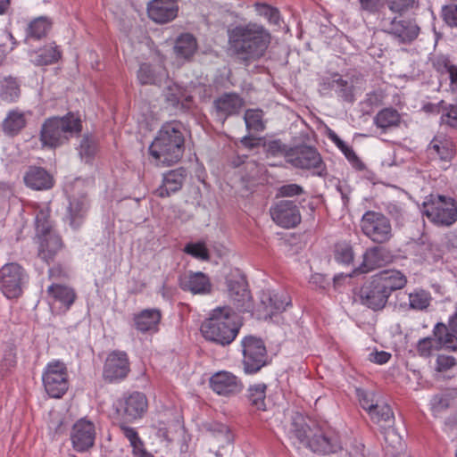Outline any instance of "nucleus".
I'll use <instances>...</instances> for the list:
<instances>
[{
    "mask_svg": "<svg viewBox=\"0 0 457 457\" xmlns=\"http://www.w3.org/2000/svg\"><path fill=\"white\" fill-rule=\"evenodd\" d=\"M266 390L267 386L264 383L251 385L248 387L245 397L252 408L257 411L266 410Z\"/></svg>",
    "mask_w": 457,
    "mask_h": 457,
    "instance_id": "39",
    "label": "nucleus"
},
{
    "mask_svg": "<svg viewBox=\"0 0 457 457\" xmlns=\"http://www.w3.org/2000/svg\"><path fill=\"white\" fill-rule=\"evenodd\" d=\"M82 131V121L79 114L68 112L62 117L46 119L40 129L39 139L43 147L56 148L79 136Z\"/></svg>",
    "mask_w": 457,
    "mask_h": 457,
    "instance_id": "5",
    "label": "nucleus"
},
{
    "mask_svg": "<svg viewBox=\"0 0 457 457\" xmlns=\"http://www.w3.org/2000/svg\"><path fill=\"white\" fill-rule=\"evenodd\" d=\"M196 50V38L192 34L184 33L176 39L174 52L177 57L189 60Z\"/></svg>",
    "mask_w": 457,
    "mask_h": 457,
    "instance_id": "34",
    "label": "nucleus"
},
{
    "mask_svg": "<svg viewBox=\"0 0 457 457\" xmlns=\"http://www.w3.org/2000/svg\"><path fill=\"white\" fill-rule=\"evenodd\" d=\"M387 7L395 13L402 15L403 13L412 9L416 0H386Z\"/></svg>",
    "mask_w": 457,
    "mask_h": 457,
    "instance_id": "56",
    "label": "nucleus"
},
{
    "mask_svg": "<svg viewBox=\"0 0 457 457\" xmlns=\"http://www.w3.org/2000/svg\"><path fill=\"white\" fill-rule=\"evenodd\" d=\"M185 151V128L180 121L164 123L149 146L150 154L162 165L177 163Z\"/></svg>",
    "mask_w": 457,
    "mask_h": 457,
    "instance_id": "3",
    "label": "nucleus"
},
{
    "mask_svg": "<svg viewBox=\"0 0 457 457\" xmlns=\"http://www.w3.org/2000/svg\"><path fill=\"white\" fill-rule=\"evenodd\" d=\"M210 432L213 440L219 445L220 447H224L233 442L234 437L229 428L224 424L212 425Z\"/></svg>",
    "mask_w": 457,
    "mask_h": 457,
    "instance_id": "46",
    "label": "nucleus"
},
{
    "mask_svg": "<svg viewBox=\"0 0 457 457\" xmlns=\"http://www.w3.org/2000/svg\"><path fill=\"white\" fill-rule=\"evenodd\" d=\"M187 177V170L182 167L167 171L163 174L162 182L156 188L155 195L161 198H165L179 192L182 188Z\"/></svg>",
    "mask_w": 457,
    "mask_h": 457,
    "instance_id": "24",
    "label": "nucleus"
},
{
    "mask_svg": "<svg viewBox=\"0 0 457 457\" xmlns=\"http://www.w3.org/2000/svg\"><path fill=\"white\" fill-rule=\"evenodd\" d=\"M47 292L55 301L60 302L66 310L71 308L77 298L73 288L59 284L51 285Z\"/></svg>",
    "mask_w": 457,
    "mask_h": 457,
    "instance_id": "37",
    "label": "nucleus"
},
{
    "mask_svg": "<svg viewBox=\"0 0 457 457\" xmlns=\"http://www.w3.org/2000/svg\"><path fill=\"white\" fill-rule=\"evenodd\" d=\"M25 185L33 190H48L54 186V178L44 168L29 166L24 174Z\"/></svg>",
    "mask_w": 457,
    "mask_h": 457,
    "instance_id": "26",
    "label": "nucleus"
},
{
    "mask_svg": "<svg viewBox=\"0 0 457 457\" xmlns=\"http://www.w3.org/2000/svg\"><path fill=\"white\" fill-rule=\"evenodd\" d=\"M436 331L443 335V347L457 352V334L449 332L446 324L443 322L436 323Z\"/></svg>",
    "mask_w": 457,
    "mask_h": 457,
    "instance_id": "54",
    "label": "nucleus"
},
{
    "mask_svg": "<svg viewBox=\"0 0 457 457\" xmlns=\"http://www.w3.org/2000/svg\"><path fill=\"white\" fill-rule=\"evenodd\" d=\"M88 209V201L86 195L73 197L68 207L67 220L70 225L77 228L83 222Z\"/></svg>",
    "mask_w": 457,
    "mask_h": 457,
    "instance_id": "29",
    "label": "nucleus"
},
{
    "mask_svg": "<svg viewBox=\"0 0 457 457\" xmlns=\"http://www.w3.org/2000/svg\"><path fill=\"white\" fill-rule=\"evenodd\" d=\"M228 50L237 62L248 67L263 58L271 42L270 31L262 24H238L228 30Z\"/></svg>",
    "mask_w": 457,
    "mask_h": 457,
    "instance_id": "1",
    "label": "nucleus"
},
{
    "mask_svg": "<svg viewBox=\"0 0 457 457\" xmlns=\"http://www.w3.org/2000/svg\"><path fill=\"white\" fill-rule=\"evenodd\" d=\"M148 408L146 396L140 392L125 395L116 403V411L128 421H133L143 417Z\"/></svg>",
    "mask_w": 457,
    "mask_h": 457,
    "instance_id": "14",
    "label": "nucleus"
},
{
    "mask_svg": "<svg viewBox=\"0 0 457 457\" xmlns=\"http://www.w3.org/2000/svg\"><path fill=\"white\" fill-rule=\"evenodd\" d=\"M312 452L328 454L341 449L338 436L328 428L321 426L313 427V431L307 445Z\"/></svg>",
    "mask_w": 457,
    "mask_h": 457,
    "instance_id": "13",
    "label": "nucleus"
},
{
    "mask_svg": "<svg viewBox=\"0 0 457 457\" xmlns=\"http://www.w3.org/2000/svg\"><path fill=\"white\" fill-rule=\"evenodd\" d=\"M422 213L434 224L449 227L457 220V203L452 197L430 195L423 203Z\"/></svg>",
    "mask_w": 457,
    "mask_h": 457,
    "instance_id": "7",
    "label": "nucleus"
},
{
    "mask_svg": "<svg viewBox=\"0 0 457 457\" xmlns=\"http://www.w3.org/2000/svg\"><path fill=\"white\" fill-rule=\"evenodd\" d=\"M53 22L46 16H39L33 19L26 29L27 38L41 39L45 37L52 29Z\"/></svg>",
    "mask_w": 457,
    "mask_h": 457,
    "instance_id": "38",
    "label": "nucleus"
},
{
    "mask_svg": "<svg viewBox=\"0 0 457 457\" xmlns=\"http://www.w3.org/2000/svg\"><path fill=\"white\" fill-rule=\"evenodd\" d=\"M129 371V361L125 352L115 350L108 354L103 370L104 380L111 383L122 380Z\"/></svg>",
    "mask_w": 457,
    "mask_h": 457,
    "instance_id": "16",
    "label": "nucleus"
},
{
    "mask_svg": "<svg viewBox=\"0 0 457 457\" xmlns=\"http://www.w3.org/2000/svg\"><path fill=\"white\" fill-rule=\"evenodd\" d=\"M132 452L137 457H154V455L145 448L144 442L139 437L135 443L131 444Z\"/></svg>",
    "mask_w": 457,
    "mask_h": 457,
    "instance_id": "64",
    "label": "nucleus"
},
{
    "mask_svg": "<svg viewBox=\"0 0 457 457\" xmlns=\"http://www.w3.org/2000/svg\"><path fill=\"white\" fill-rule=\"evenodd\" d=\"M39 240L38 256L49 263L62 248V238L56 233H50L47 236L39 237Z\"/></svg>",
    "mask_w": 457,
    "mask_h": 457,
    "instance_id": "28",
    "label": "nucleus"
},
{
    "mask_svg": "<svg viewBox=\"0 0 457 457\" xmlns=\"http://www.w3.org/2000/svg\"><path fill=\"white\" fill-rule=\"evenodd\" d=\"M290 304L287 293L262 292L257 312L260 319H270L274 314L282 312Z\"/></svg>",
    "mask_w": 457,
    "mask_h": 457,
    "instance_id": "19",
    "label": "nucleus"
},
{
    "mask_svg": "<svg viewBox=\"0 0 457 457\" xmlns=\"http://www.w3.org/2000/svg\"><path fill=\"white\" fill-rule=\"evenodd\" d=\"M431 297L425 290H419L409 294L410 307L414 310L423 311L430 304Z\"/></svg>",
    "mask_w": 457,
    "mask_h": 457,
    "instance_id": "52",
    "label": "nucleus"
},
{
    "mask_svg": "<svg viewBox=\"0 0 457 457\" xmlns=\"http://www.w3.org/2000/svg\"><path fill=\"white\" fill-rule=\"evenodd\" d=\"M361 10L370 14L378 13L384 7L383 0H359Z\"/></svg>",
    "mask_w": 457,
    "mask_h": 457,
    "instance_id": "63",
    "label": "nucleus"
},
{
    "mask_svg": "<svg viewBox=\"0 0 457 457\" xmlns=\"http://www.w3.org/2000/svg\"><path fill=\"white\" fill-rule=\"evenodd\" d=\"M210 386L216 394L228 397L239 394L243 389L242 382L228 371L213 374L210 378Z\"/></svg>",
    "mask_w": 457,
    "mask_h": 457,
    "instance_id": "21",
    "label": "nucleus"
},
{
    "mask_svg": "<svg viewBox=\"0 0 457 457\" xmlns=\"http://www.w3.org/2000/svg\"><path fill=\"white\" fill-rule=\"evenodd\" d=\"M165 99L173 107L187 110L192 102V96L187 94V90L177 84L169 85L165 91Z\"/></svg>",
    "mask_w": 457,
    "mask_h": 457,
    "instance_id": "31",
    "label": "nucleus"
},
{
    "mask_svg": "<svg viewBox=\"0 0 457 457\" xmlns=\"http://www.w3.org/2000/svg\"><path fill=\"white\" fill-rule=\"evenodd\" d=\"M179 287L194 295H207L212 292V285L209 277L201 272L189 271L179 278Z\"/></svg>",
    "mask_w": 457,
    "mask_h": 457,
    "instance_id": "25",
    "label": "nucleus"
},
{
    "mask_svg": "<svg viewBox=\"0 0 457 457\" xmlns=\"http://www.w3.org/2000/svg\"><path fill=\"white\" fill-rule=\"evenodd\" d=\"M328 87L334 90L337 96L344 101L348 103L354 101L353 85L352 81L344 79L338 74L333 76L332 79L328 82Z\"/></svg>",
    "mask_w": 457,
    "mask_h": 457,
    "instance_id": "36",
    "label": "nucleus"
},
{
    "mask_svg": "<svg viewBox=\"0 0 457 457\" xmlns=\"http://www.w3.org/2000/svg\"><path fill=\"white\" fill-rule=\"evenodd\" d=\"M450 397L447 395H436L431 399V406L434 412H441L450 406Z\"/></svg>",
    "mask_w": 457,
    "mask_h": 457,
    "instance_id": "61",
    "label": "nucleus"
},
{
    "mask_svg": "<svg viewBox=\"0 0 457 457\" xmlns=\"http://www.w3.org/2000/svg\"><path fill=\"white\" fill-rule=\"evenodd\" d=\"M183 251L187 254L202 261H208L210 258L209 251L204 242L188 243L185 245Z\"/></svg>",
    "mask_w": 457,
    "mask_h": 457,
    "instance_id": "55",
    "label": "nucleus"
},
{
    "mask_svg": "<svg viewBox=\"0 0 457 457\" xmlns=\"http://www.w3.org/2000/svg\"><path fill=\"white\" fill-rule=\"evenodd\" d=\"M436 324L433 328V336L420 339L416 345V351L421 357H429L434 351L443 348V335L436 331Z\"/></svg>",
    "mask_w": 457,
    "mask_h": 457,
    "instance_id": "33",
    "label": "nucleus"
},
{
    "mask_svg": "<svg viewBox=\"0 0 457 457\" xmlns=\"http://www.w3.org/2000/svg\"><path fill=\"white\" fill-rule=\"evenodd\" d=\"M361 228L367 237L377 244L386 243L393 237L391 222L381 212H366L361 220Z\"/></svg>",
    "mask_w": 457,
    "mask_h": 457,
    "instance_id": "8",
    "label": "nucleus"
},
{
    "mask_svg": "<svg viewBox=\"0 0 457 457\" xmlns=\"http://www.w3.org/2000/svg\"><path fill=\"white\" fill-rule=\"evenodd\" d=\"M243 363L246 373H255L265 364L267 358L266 347L262 340L254 337H245L242 341Z\"/></svg>",
    "mask_w": 457,
    "mask_h": 457,
    "instance_id": "12",
    "label": "nucleus"
},
{
    "mask_svg": "<svg viewBox=\"0 0 457 457\" xmlns=\"http://www.w3.org/2000/svg\"><path fill=\"white\" fill-rule=\"evenodd\" d=\"M263 150L267 157H279L284 156L287 161V154L289 153V148L287 145L282 143L280 139H274L265 141L262 144Z\"/></svg>",
    "mask_w": 457,
    "mask_h": 457,
    "instance_id": "48",
    "label": "nucleus"
},
{
    "mask_svg": "<svg viewBox=\"0 0 457 457\" xmlns=\"http://www.w3.org/2000/svg\"><path fill=\"white\" fill-rule=\"evenodd\" d=\"M428 150L436 154L440 160L450 162L454 155L453 142L434 138L428 145Z\"/></svg>",
    "mask_w": 457,
    "mask_h": 457,
    "instance_id": "42",
    "label": "nucleus"
},
{
    "mask_svg": "<svg viewBox=\"0 0 457 457\" xmlns=\"http://www.w3.org/2000/svg\"><path fill=\"white\" fill-rule=\"evenodd\" d=\"M304 193L303 187L298 184H286L278 189V195L281 197H293Z\"/></svg>",
    "mask_w": 457,
    "mask_h": 457,
    "instance_id": "60",
    "label": "nucleus"
},
{
    "mask_svg": "<svg viewBox=\"0 0 457 457\" xmlns=\"http://www.w3.org/2000/svg\"><path fill=\"white\" fill-rule=\"evenodd\" d=\"M382 30L391 35L401 44H411L420 34V27L411 20L396 17L392 19L383 17L380 21Z\"/></svg>",
    "mask_w": 457,
    "mask_h": 457,
    "instance_id": "11",
    "label": "nucleus"
},
{
    "mask_svg": "<svg viewBox=\"0 0 457 457\" xmlns=\"http://www.w3.org/2000/svg\"><path fill=\"white\" fill-rule=\"evenodd\" d=\"M291 431L301 443L308 445V439H310L312 436L313 428H312L306 425L303 418L297 415L293 420Z\"/></svg>",
    "mask_w": 457,
    "mask_h": 457,
    "instance_id": "45",
    "label": "nucleus"
},
{
    "mask_svg": "<svg viewBox=\"0 0 457 457\" xmlns=\"http://www.w3.org/2000/svg\"><path fill=\"white\" fill-rule=\"evenodd\" d=\"M441 121L444 124L457 129V106L451 104L445 108L441 116Z\"/></svg>",
    "mask_w": 457,
    "mask_h": 457,
    "instance_id": "62",
    "label": "nucleus"
},
{
    "mask_svg": "<svg viewBox=\"0 0 457 457\" xmlns=\"http://www.w3.org/2000/svg\"><path fill=\"white\" fill-rule=\"evenodd\" d=\"M441 17L446 25L451 28H457V4H450L444 5L441 11Z\"/></svg>",
    "mask_w": 457,
    "mask_h": 457,
    "instance_id": "57",
    "label": "nucleus"
},
{
    "mask_svg": "<svg viewBox=\"0 0 457 457\" xmlns=\"http://www.w3.org/2000/svg\"><path fill=\"white\" fill-rule=\"evenodd\" d=\"M237 315L228 306L217 307L201 326L204 337L220 345H230L239 332Z\"/></svg>",
    "mask_w": 457,
    "mask_h": 457,
    "instance_id": "4",
    "label": "nucleus"
},
{
    "mask_svg": "<svg viewBox=\"0 0 457 457\" xmlns=\"http://www.w3.org/2000/svg\"><path fill=\"white\" fill-rule=\"evenodd\" d=\"M96 439V428L93 422L80 419L72 427L71 440L77 452H85L93 447Z\"/></svg>",
    "mask_w": 457,
    "mask_h": 457,
    "instance_id": "20",
    "label": "nucleus"
},
{
    "mask_svg": "<svg viewBox=\"0 0 457 457\" xmlns=\"http://www.w3.org/2000/svg\"><path fill=\"white\" fill-rule=\"evenodd\" d=\"M21 95L20 85L13 78H5L0 86V97L7 103L15 102Z\"/></svg>",
    "mask_w": 457,
    "mask_h": 457,
    "instance_id": "41",
    "label": "nucleus"
},
{
    "mask_svg": "<svg viewBox=\"0 0 457 457\" xmlns=\"http://www.w3.org/2000/svg\"><path fill=\"white\" fill-rule=\"evenodd\" d=\"M46 392L53 398H61L69 388L68 370L60 361L49 362L42 376Z\"/></svg>",
    "mask_w": 457,
    "mask_h": 457,
    "instance_id": "9",
    "label": "nucleus"
},
{
    "mask_svg": "<svg viewBox=\"0 0 457 457\" xmlns=\"http://www.w3.org/2000/svg\"><path fill=\"white\" fill-rule=\"evenodd\" d=\"M26 279L27 274L18 263H6L0 269V288L9 299L17 298L21 295Z\"/></svg>",
    "mask_w": 457,
    "mask_h": 457,
    "instance_id": "10",
    "label": "nucleus"
},
{
    "mask_svg": "<svg viewBox=\"0 0 457 457\" xmlns=\"http://www.w3.org/2000/svg\"><path fill=\"white\" fill-rule=\"evenodd\" d=\"M27 125L25 113L18 109L10 111L2 122L4 134L10 137L17 136Z\"/></svg>",
    "mask_w": 457,
    "mask_h": 457,
    "instance_id": "30",
    "label": "nucleus"
},
{
    "mask_svg": "<svg viewBox=\"0 0 457 457\" xmlns=\"http://www.w3.org/2000/svg\"><path fill=\"white\" fill-rule=\"evenodd\" d=\"M244 104V99L237 93H224L213 101L216 116L222 122L228 117L238 114Z\"/></svg>",
    "mask_w": 457,
    "mask_h": 457,
    "instance_id": "22",
    "label": "nucleus"
},
{
    "mask_svg": "<svg viewBox=\"0 0 457 457\" xmlns=\"http://www.w3.org/2000/svg\"><path fill=\"white\" fill-rule=\"evenodd\" d=\"M270 212L274 222L282 228H294L301 221V213L295 201H278L270 207Z\"/></svg>",
    "mask_w": 457,
    "mask_h": 457,
    "instance_id": "17",
    "label": "nucleus"
},
{
    "mask_svg": "<svg viewBox=\"0 0 457 457\" xmlns=\"http://www.w3.org/2000/svg\"><path fill=\"white\" fill-rule=\"evenodd\" d=\"M179 7L176 0H153L148 4L147 13L156 23H167L178 16Z\"/></svg>",
    "mask_w": 457,
    "mask_h": 457,
    "instance_id": "23",
    "label": "nucleus"
},
{
    "mask_svg": "<svg viewBox=\"0 0 457 457\" xmlns=\"http://www.w3.org/2000/svg\"><path fill=\"white\" fill-rule=\"evenodd\" d=\"M374 124L383 132L398 127L401 122L400 113L394 108H384L379 111L373 119Z\"/></svg>",
    "mask_w": 457,
    "mask_h": 457,
    "instance_id": "35",
    "label": "nucleus"
},
{
    "mask_svg": "<svg viewBox=\"0 0 457 457\" xmlns=\"http://www.w3.org/2000/svg\"><path fill=\"white\" fill-rule=\"evenodd\" d=\"M356 395L358 397L361 406L367 412L372 408H374L376 404H378V403L383 401V399L380 396H378L375 392L361 388L356 389Z\"/></svg>",
    "mask_w": 457,
    "mask_h": 457,
    "instance_id": "50",
    "label": "nucleus"
},
{
    "mask_svg": "<svg viewBox=\"0 0 457 457\" xmlns=\"http://www.w3.org/2000/svg\"><path fill=\"white\" fill-rule=\"evenodd\" d=\"M368 414L371 421L379 426L386 442L391 441V444L395 442L399 443L400 438L393 428L395 424V415L388 403L383 400L378 403V404H376L374 408L370 410Z\"/></svg>",
    "mask_w": 457,
    "mask_h": 457,
    "instance_id": "15",
    "label": "nucleus"
},
{
    "mask_svg": "<svg viewBox=\"0 0 457 457\" xmlns=\"http://www.w3.org/2000/svg\"><path fill=\"white\" fill-rule=\"evenodd\" d=\"M137 79L142 85H156L162 80L161 76L148 63L140 65Z\"/></svg>",
    "mask_w": 457,
    "mask_h": 457,
    "instance_id": "49",
    "label": "nucleus"
},
{
    "mask_svg": "<svg viewBox=\"0 0 457 457\" xmlns=\"http://www.w3.org/2000/svg\"><path fill=\"white\" fill-rule=\"evenodd\" d=\"M50 211L48 209L40 210L36 216V229L38 237L47 236L50 233H55L49 220Z\"/></svg>",
    "mask_w": 457,
    "mask_h": 457,
    "instance_id": "47",
    "label": "nucleus"
},
{
    "mask_svg": "<svg viewBox=\"0 0 457 457\" xmlns=\"http://www.w3.org/2000/svg\"><path fill=\"white\" fill-rule=\"evenodd\" d=\"M162 319V312L159 309H145L134 316L136 328L142 332H156Z\"/></svg>",
    "mask_w": 457,
    "mask_h": 457,
    "instance_id": "27",
    "label": "nucleus"
},
{
    "mask_svg": "<svg viewBox=\"0 0 457 457\" xmlns=\"http://www.w3.org/2000/svg\"><path fill=\"white\" fill-rule=\"evenodd\" d=\"M335 258L337 262L349 264L353 260L352 246L347 244L337 245Z\"/></svg>",
    "mask_w": 457,
    "mask_h": 457,
    "instance_id": "58",
    "label": "nucleus"
},
{
    "mask_svg": "<svg viewBox=\"0 0 457 457\" xmlns=\"http://www.w3.org/2000/svg\"><path fill=\"white\" fill-rule=\"evenodd\" d=\"M34 63L37 66L53 64L61 58L62 53L55 43H51L35 53Z\"/></svg>",
    "mask_w": 457,
    "mask_h": 457,
    "instance_id": "40",
    "label": "nucleus"
},
{
    "mask_svg": "<svg viewBox=\"0 0 457 457\" xmlns=\"http://www.w3.org/2000/svg\"><path fill=\"white\" fill-rule=\"evenodd\" d=\"M255 10L260 16H263L268 21L274 25H278L280 21L279 11L267 4L256 3Z\"/></svg>",
    "mask_w": 457,
    "mask_h": 457,
    "instance_id": "53",
    "label": "nucleus"
},
{
    "mask_svg": "<svg viewBox=\"0 0 457 457\" xmlns=\"http://www.w3.org/2000/svg\"><path fill=\"white\" fill-rule=\"evenodd\" d=\"M407 278L399 270H386L373 275L359 290V296L363 305L373 311L385 308L391 294L403 288Z\"/></svg>",
    "mask_w": 457,
    "mask_h": 457,
    "instance_id": "2",
    "label": "nucleus"
},
{
    "mask_svg": "<svg viewBox=\"0 0 457 457\" xmlns=\"http://www.w3.org/2000/svg\"><path fill=\"white\" fill-rule=\"evenodd\" d=\"M287 162L295 169L312 170L315 176L325 178L328 175L326 164L314 146L300 145L290 147Z\"/></svg>",
    "mask_w": 457,
    "mask_h": 457,
    "instance_id": "6",
    "label": "nucleus"
},
{
    "mask_svg": "<svg viewBox=\"0 0 457 457\" xmlns=\"http://www.w3.org/2000/svg\"><path fill=\"white\" fill-rule=\"evenodd\" d=\"M228 295L236 309L240 312H250L253 307L252 297L247 289V283L241 275L227 279Z\"/></svg>",
    "mask_w": 457,
    "mask_h": 457,
    "instance_id": "18",
    "label": "nucleus"
},
{
    "mask_svg": "<svg viewBox=\"0 0 457 457\" xmlns=\"http://www.w3.org/2000/svg\"><path fill=\"white\" fill-rule=\"evenodd\" d=\"M386 262V251L382 247L375 246L364 253L360 270L361 272H369L385 265Z\"/></svg>",
    "mask_w": 457,
    "mask_h": 457,
    "instance_id": "32",
    "label": "nucleus"
},
{
    "mask_svg": "<svg viewBox=\"0 0 457 457\" xmlns=\"http://www.w3.org/2000/svg\"><path fill=\"white\" fill-rule=\"evenodd\" d=\"M97 143L94 137L85 135L79 144V153L86 162H91L97 153Z\"/></svg>",
    "mask_w": 457,
    "mask_h": 457,
    "instance_id": "44",
    "label": "nucleus"
},
{
    "mask_svg": "<svg viewBox=\"0 0 457 457\" xmlns=\"http://www.w3.org/2000/svg\"><path fill=\"white\" fill-rule=\"evenodd\" d=\"M328 137L342 151L349 162L353 164L361 163L353 149L346 145L333 130L328 131Z\"/></svg>",
    "mask_w": 457,
    "mask_h": 457,
    "instance_id": "51",
    "label": "nucleus"
},
{
    "mask_svg": "<svg viewBox=\"0 0 457 457\" xmlns=\"http://www.w3.org/2000/svg\"><path fill=\"white\" fill-rule=\"evenodd\" d=\"M457 364L453 356L438 354L436 360V370L438 372H445Z\"/></svg>",
    "mask_w": 457,
    "mask_h": 457,
    "instance_id": "59",
    "label": "nucleus"
},
{
    "mask_svg": "<svg viewBox=\"0 0 457 457\" xmlns=\"http://www.w3.org/2000/svg\"><path fill=\"white\" fill-rule=\"evenodd\" d=\"M244 120L248 131L261 132L265 129L263 112L260 109H248L244 115Z\"/></svg>",
    "mask_w": 457,
    "mask_h": 457,
    "instance_id": "43",
    "label": "nucleus"
}]
</instances>
